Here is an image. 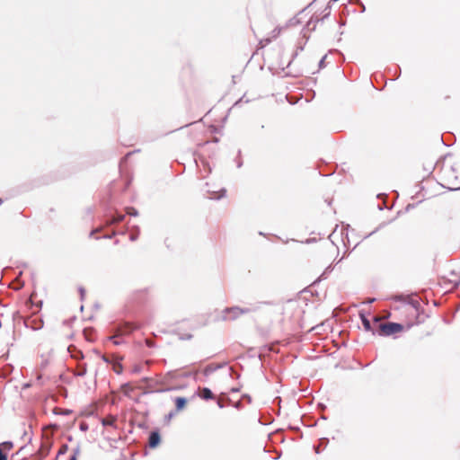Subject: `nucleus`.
I'll return each mask as SVG.
<instances>
[{"label": "nucleus", "instance_id": "obj_1", "mask_svg": "<svg viewBox=\"0 0 460 460\" xmlns=\"http://www.w3.org/2000/svg\"><path fill=\"white\" fill-rule=\"evenodd\" d=\"M52 429H58V426L52 425V426L47 427L43 429L40 447L38 450V456H40V458L46 457L50 452V449H51L52 444H53L52 443V436H53Z\"/></svg>", "mask_w": 460, "mask_h": 460}, {"label": "nucleus", "instance_id": "obj_2", "mask_svg": "<svg viewBox=\"0 0 460 460\" xmlns=\"http://www.w3.org/2000/svg\"><path fill=\"white\" fill-rule=\"evenodd\" d=\"M378 334L381 336H390L403 331L404 327L401 323H379Z\"/></svg>", "mask_w": 460, "mask_h": 460}, {"label": "nucleus", "instance_id": "obj_3", "mask_svg": "<svg viewBox=\"0 0 460 460\" xmlns=\"http://www.w3.org/2000/svg\"><path fill=\"white\" fill-rule=\"evenodd\" d=\"M249 309L240 308L238 306L226 308L224 311V318L226 320H235L241 315L247 314Z\"/></svg>", "mask_w": 460, "mask_h": 460}, {"label": "nucleus", "instance_id": "obj_4", "mask_svg": "<svg viewBox=\"0 0 460 460\" xmlns=\"http://www.w3.org/2000/svg\"><path fill=\"white\" fill-rule=\"evenodd\" d=\"M57 334L59 339H72L74 337V330L72 324L70 323H65L58 329Z\"/></svg>", "mask_w": 460, "mask_h": 460}, {"label": "nucleus", "instance_id": "obj_5", "mask_svg": "<svg viewBox=\"0 0 460 460\" xmlns=\"http://www.w3.org/2000/svg\"><path fill=\"white\" fill-rule=\"evenodd\" d=\"M140 326L134 323H125L121 326H119L117 330L118 335H128L133 331L139 329Z\"/></svg>", "mask_w": 460, "mask_h": 460}, {"label": "nucleus", "instance_id": "obj_6", "mask_svg": "<svg viewBox=\"0 0 460 460\" xmlns=\"http://www.w3.org/2000/svg\"><path fill=\"white\" fill-rule=\"evenodd\" d=\"M13 448V442L5 441L0 444V460H7V454Z\"/></svg>", "mask_w": 460, "mask_h": 460}, {"label": "nucleus", "instance_id": "obj_7", "mask_svg": "<svg viewBox=\"0 0 460 460\" xmlns=\"http://www.w3.org/2000/svg\"><path fill=\"white\" fill-rule=\"evenodd\" d=\"M161 442V437L159 432L153 431L151 432L148 439V445L150 447L155 448Z\"/></svg>", "mask_w": 460, "mask_h": 460}, {"label": "nucleus", "instance_id": "obj_8", "mask_svg": "<svg viewBox=\"0 0 460 460\" xmlns=\"http://www.w3.org/2000/svg\"><path fill=\"white\" fill-rule=\"evenodd\" d=\"M176 412L184 410L188 404V400L185 397H176L174 399Z\"/></svg>", "mask_w": 460, "mask_h": 460}, {"label": "nucleus", "instance_id": "obj_9", "mask_svg": "<svg viewBox=\"0 0 460 460\" xmlns=\"http://www.w3.org/2000/svg\"><path fill=\"white\" fill-rule=\"evenodd\" d=\"M102 423L103 426H111L116 428L117 417L114 415H108L102 420Z\"/></svg>", "mask_w": 460, "mask_h": 460}, {"label": "nucleus", "instance_id": "obj_10", "mask_svg": "<svg viewBox=\"0 0 460 460\" xmlns=\"http://www.w3.org/2000/svg\"><path fill=\"white\" fill-rule=\"evenodd\" d=\"M199 397H201L202 399H205V400L213 398L212 392L210 391V389H208L207 387L200 389L199 392Z\"/></svg>", "mask_w": 460, "mask_h": 460}, {"label": "nucleus", "instance_id": "obj_11", "mask_svg": "<svg viewBox=\"0 0 460 460\" xmlns=\"http://www.w3.org/2000/svg\"><path fill=\"white\" fill-rule=\"evenodd\" d=\"M226 189H221L219 191H213L209 198L210 199H222L226 196Z\"/></svg>", "mask_w": 460, "mask_h": 460}, {"label": "nucleus", "instance_id": "obj_12", "mask_svg": "<svg viewBox=\"0 0 460 460\" xmlns=\"http://www.w3.org/2000/svg\"><path fill=\"white\" fill-rule=\"evenodd\" d=\"M361 320H362V323H363L365 330L367 332H370L372 330V328H371V323H370L369 320L363 314H361Z\"/></svg>", "mask_w": 460, "mask_h": 460}, {"label": "nucleus", "instance_id": "obj_13", "mask_svg": "<svg viewBox=\"0 0 460 460\" xmlns=\"http://www.w3.org/2000/svg\"><path fill=\"white\" fill-rule=\"evenodd\" d=\"M134 390V387L131 385V384H125L121 386V391L126 394L129 395L130 393Z\"/></svg>", "mask_w": 460, "mask_h": 460}, {"label": "nucleus", "instance_id": "obj_14", "mask_svg": "<svg viewBox=\"0 0 460 460\" xmlns=\"http://www.w3.org/2000/svg\"><path fill=\"white\" fill-rule=\"evenodd\" d=\"M68 450V446L66 444H64L60 447V448L58 449V456L57 458L60 456V455H64L67 452Z\"/></svg>", "mask_w": 460, "mask_h": 460}, {"label": "nucleus", "instance_id": "obj_15", "mask_svg": "<svg viewBox=\"0 0 460 460\" xmlns=\"http://www.w3.org/2000/svg\"><path fill=\"white\" fill-rule=\"evenodd\" d=\"M124 217H124L123 215H120V216H118V217H113V219H112L111 223H112V224L119 223V222H121V221L124 219Z\"/></svg>", "mask_w": 460, "mask_h": 460}, {"label": "nucleus", "instance_id": "obj_16", "mask_svg": "<svg viewBox=\"0 0 460 460\" xmlns=\"http://www.w3.org/2000/svg\"><path fill=\"white\" fill-rule=\"evenodd\" d=\"M113 369L116 373L120 374L122 372V366L120 364L114 365Z\"/></svg>", "mask_w": 460, "mask_h": 460}, {"label": "nucleus", "instance_id": "obj_17", "mask_svg": "<svg viewBox=\"0 0 460 460\" xmlns=\"http://www.w3.org/2000/svg\"><path fill=\"white\" fill-rule=\"evenodd\" d=\"M145 342L149 348H154L155 346V342L150 339H146Z\"/></svg>", "mask_w": 460, "mask_h": 460}, {"label": "nucleus", "instance_id": "obj_18", "mask_svg": "<svg viewBox=\"0 0 460 460\" xmlns=\"http://www.w3.org/2000/svg\"><path fill=\"white\" fill-rule=\"evenodd\" d=\"M417 305H419L418 301H415V305H409V308L413 310L415 313L418 312Z\"/></svg>", "mask_w": 460, "mask_h": 460}, {"label": "nucleus", "instance_id": "obj_19", "mask_svg": "<svg viewBox=\"0 0 460 460\" xmlns=\"http://www.w3.org/2000/svg\"><path fill=\"white\" fill-rule=\"evenodd\" d=\"M117 336H119L118 333L116 335L111 337V340H114V343L116 345L119 344V341H118V340H115L117 338Z\"/></svg>", "mask_w": 460, "mask_h": 460}, {"label": "nucleus", "instance_id": "obj_20", "mask_svg": "<svg viewBox=\"0 0 460 460\" xmlns=\"http://www.w3.org/2000/svg\"><path fill=\"white\" fill-rule=\"evenodd\" d=\"M78 355L80 356V358H83V354H82V352H81V351H77V354H75V355L72 354L71 356H72L73 358H78Z\"/></svg>", "mask_w": 460, "mask_h": 460}, {"label": "nucleus", "instance_id": "obj_21", "mask_svg": "<svg viewBox=\"0 0 460 460\" xmlns=\"http://www.w3.org/2000/svg\"><path fill=\"white\" fill-rule=\"evenodd\" d=\"M69 460H77L76 455H73Z\"/></svg>", "mask_w": 460, "mask_h": 460}, {"label": "nucleus", "instance_id": "obj_22", "mask_svg": "<svg viewBox=\"0 0 460 460\" xmlns=\"http://www.w3.org/2000/svg\"><path fill=\"white\" fill-rule=\"evenodd\" d=\"M380 320H381V318H380V317H377V316H376V317L374 318V321H375L376 323L379 322Z\"/></svg>", "mask_w": 460, "mask_h": 460}, {"label": "nucleus", "instance_id": "obj_23", "mask_svg": "<svg viewBox=\"0 0 460 460\" xmlns=\"http://www.w3.org/2000/svg\"><path fill=\"white\" fill-rule=\"evenodd\" d=\"M72 349V346H69L68 347V351L72 353V349Z\"/></svg>", "mask_w": 460, "mask_h": 460}, {"label": "nucleus", "instance_id": "obj_24", "mask_svg": "<svg viewBox=\"0 0 460 460\" xmlns=\"http://www.w3.org/2000/svg\"><path fill=\"white\" fill-rule=\"evenodd\" d=\"M395 298L402 299V296H395Z\"/></svg>", "mask_w": 460, "mask_h": 460}]
</instances>
